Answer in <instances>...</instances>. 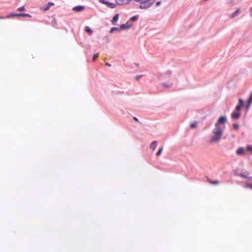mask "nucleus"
<instances>
[{"label": "nucleus", "mask_w": 252, "mask_h": 252, "mask_svg": "<svg viewBox=\"0 0 252 252\" xmlns=\"http://www.w3.org/2000/svg\"><path fill=\"white\" fill-rule=\"evenodd\" d=\"M226 118L225 116H221L215 124V128L212 131L210 143H215L220 141L223 135V131L225 128V123Z\"/></svg>", "instance_id": "obj_1"}, {"label": "nucleus", "mask_w": 252, "mask_h": 252, "mask_svg": "<svg viewBox=\"0 0 252 252\" xmlns=\"http://www.w3.org/2000/svg\"><path fill=\"white\" fill-rule=\"evenodd\" d=\"M137 2L140 3L139 8L140 9H146L150 7L154 3L153 0H134Z\"/></svg>", "instance_id": "obj_2"}, {"label": "nucleus", "mask_w": 252, "mask_h": 252, "mask_svg": "<svg viewBox=\"0 0 252 252\" xmlns=\"http://www.w3.org/2000/svg\"><path fill=\"white\" fill-rule=\"evenodd\" d=\"M99 1L102 3H104L110 8H114L116 6V4L113 3H110L106 1V0H99Z\"/></svg>", "instance_id": "obj_3"}, {"label": "nucleus", "mask_w": 252, "mask_h": 252, "mask_svg": "<svg viewBox=\"0 0 252 252\" xmlns=\"http://www.w3.org/2000/svg\"><path fill=\"white\" fill-rule=\"evenodd\" d=\"M131 0H116V2L119 5L128 4Z\"/></svg>", "instance_id": "obj_4"}, {"label": "nucleus", "mask_w": 252, "mask_h": 252, "mask_svg": "<svg viewBox=\"0 0 252 252\" xmlns=\"http://www.w3.org/2000/svg\"><path fill=\"white\" fill-rule=\"evenodd\" d=\"M243 105H244L243 100L242 99H239V104L236 107V111L239 112L241 107L243 106Z\"/></svg>", "instance_id": "obj_5"}, {"label": "nucleus", "mask_w": 252, "mask_h": 252, "mask_svg": "<svg viewBox=\"0 0 252 252\" xmlns=\"http://www.w3.org/2000/svg\"><path fill=\"white\" fill-rule=\"evenodd\" d=\"M240 115L241 114L240 112L236 111V112H234L232 113L231 117L234 119H237L240 117Z\"/></svg>", "instance_id": "obj_6"}, {"label": "nucleus", "mask_w": 252, "mask_h": 252, "mask_svg": "<svg viewBox=\"0 0 252 252\" xmlns=\"http://www.w3.org/2000/svg\"><path fill=\"white\" fill-rule=\"evenodd\" d=\"M84 9V7L83 6H80V5L75 6L72 8V10L76 12L82 11Z\"/></svg>", "instance_id": "obj_7"}, {"label": "nucleus", "mask_w": 252, "mask_h": 252, "mask_svg": "<svg viewBox=\"0 0 252 252\" xmlns=\"http://www.w3.org/2000/svg\"><path fill=\"white\" fill-rule=\"evenodd\" d=\"M249 173L248 172L244 173H242L240 174V176L245 179H248L249 180H252V177L249 176Z\"/></svg>", "instance_id": "obj_8"}, {"label": "nucleus", "mask_w": 252, "mask_h": 252, "mask_svg": "<svg viewBox=\"0 0 252 252\" xmlns=\"http://www.w3.org/2000/svg\"><path fill=\"white\" fill-rule=\"evenodd\" d=\"M240 12V8H238L233 14H232L230 16V17L231 18H234L235 17H236V16L238 15V14Z\"/></svg>", "instance_id": "obj_9"}, {"label": "nucleus", "mask_w": 252, "mask_h": 252, "mask_svg": "<svg viewBox=\"0 0 252 252\" xmlns=\"http://www.w3.org/2000/svg\"><path fill=\"white\" fill-rule=\"evenodd\" d=\"M157 145V142L156 141H154L150 145V148L154 151L156 148Z\"/></svg>", "instance_id": "obj_10"}, {"label": "nucleus", "mask_w": 252, "mask_h": 252, "mask_svg": "<svg viewBox=\"0 0 252 252\" xmlns=\"http://www.w3.org/2000/svg\"><path fill=\"white\" fill-rule=\"evenodd\" d=\"M244 153H245L244 149L243 148H239L236 151V153L238 155L243 154H244Z\"/></svg>", "instance_id": "obj_11"}, {"label": "nucleus", "mask_w": 252, "mask_h": 252, "mask_svg": "<svg viewBox=\"0 0 252 252\" xmlns=\"http://www.w3.org/2000/svg\"><path fill=\"white\" fill-rule=\"evenodd\" d=\"M119 14H116V15H115L112 19V23H115L116 22H117L119 18Z\"/></svg>", "instance_id": "obj_12"}, {"label": "nucleus", "mask_w": 252, "mask_h": 252, "mask_svg": "<svg viewBox=\"0 0 252 252\" xmlns=\"http://www.w3.org/2000/svg\"><path fill=\"white\" fill-rule=\"evenodd\" d=\"M85 31L90 34L93 33L92 30L88 26L85 27Z\"/></svg>", "instance_id": "obj_13"}, {"label": "nucleus", "mask_w": 252, "mask_h": 252, "mask_svg": "<svg viewBox=\"0 0 252 252\" xmlns=\"http://www.w3.org/2000/svg\"><path fill=\"white\" fill-rule=\"evenodd\" d=\"M207 180L210 184H212L213 185H218L219 184V182L218 181H212V180H210V179H208Z\"/></svg>", "instance_id": "obj_14"}, {"label": "nucleus", "mask_w": 252, "mask_h": 252, "mask_svg": "<svg viewBox=\"0 0 252 252\" xmlns=\"http://www.w3.org/2000/svg\"><path fill=\"white\" fill-rule=\"evenodd\" d=\"M16 16H22V17H31V16L28 14H23V13H16L15 14Z\"/></svg>", "instance_id": "obj_15"}, {"label": "nucleus", "mask_w": 252, "mask_h": 252, "mask_svg": "<svg viewBox=\"0 0 252 252\" xmlns=\"http://www.w3.org/2000/svg\"><path fill=\"white\" fill-rule=\"evenodd\" d=\"M245 187L252 189V183H246L245 184Z\"/></svg>", "instance_id": "obj_16"}, {"label": "nucleus", "mask_w": 252, "mask_h": 252, "mask_svg": "<svg viewBox=\"0 0 252 252\" xmlns=\"http://www.w3.org/2000/svg\"><path fill=\"white\" fill-rule=\"evenodd\" d=\"M197 124H198L197 122H195L193 123L192 124H191L190 127L192 128H195L197 127Z\"/></svg>", "instance_id": "obj_17"}, {"label": "nucleus", "mask_w": 252, "mask_h": 252, "mask_svg": "<svg viewBox=\"0 0 252 252\" xmlns=\"http://www.w3.org/2000/svg\"><path fill=\"white\" fill-rule=\"evenodd\" d=\"M246 150L249 151L252 154V146H248L246 147Z\"/></svg>", "instance_id": "obj_18"}, {"label": "nucleus", "mask_w": 252, "mask_h": 252, "mask_svg": "<svg viewBox=\"0 0 252 252\" xmlns=\"http://www.w3.org/2000/svg\"><path fill=\"white\" fill-rule=\"evenodd\" d=\"M128 28H129L128 26H126L125 24H123V25H122L120 26V29H122V30H124V29H127Z\"/></svg>", "instance_id": "obj_19"}, {"label": "nucleus", "mask_w": 252, "mask_h": 252, "mask_svg": "<svg viewBox=\"0 0 252 252\" xmlns=\"http://www.w3.org/2000/svg\"><path fill=\"white\" fill-rule=\"evenodd\" d=\"M162 150H163V148H162V147H161V148H160V149L158 150V152L157 153V154H156V155H157V156H159V155L161 154V153H162Z\"/></svg>", "instance_id": "obj_20"}, {"label": "nucleus", "mask_w": 252, "mask_h": 252, "mask_svg": "<svg viewBox=\"0 0 252 252\" xmlns=\"http://www.w3.org/2000/svg\"><path fill=\"white\" fill-rule=\"evenodd\" d=\"M15 14L16 13H15V14H12H12H10L8 15L7 16H6V18H9L13 17L14 16H15Z\"/></svg>", "instance_id": "obj_21"}, {"label": "nucleus", "mask_w": 252, "mask_h": 252, "mask_svg": "<svg viewBox=\"0 0 252 252\" xmlns=\"http://www.w3.org/2000/svg\"><path fill=\"white\" fill-rule=\"evenodd\" d=\"M98 57V54H95L94 55L93 57V61H94Z\"/></svg>", "instance_id": "obj_22"}, {"label": "nucleus", "mask_w": 252, "mask_h": 252, "mask_svg": "<svg viewBox=\"0 0 252 252\" xmlns=\"http://www.w3.org/2000/svg\"><path fill=\"white\" fill-rule=\"evenodd\" d=\"M17 10L19 11H24L25 10V8L24 7V6H22V7H19Z\"/></svg>", "instance_id": "obj_23"}, {"label": "nucleus", "mask_w": 252, "mask_h": 252, "mask_svg": "<svg viewBox=\"0 0 252 252\" xmlns=\"http://www.w3.org/2000/svg\"><path fill=\"white\" fill-rule=\"evenodd\" d=\"M233 127L234 129H237L239 127V125L238 124H234Z\"/></svg>", "instance_id": "obj_24"}, {"label": "nucleus", "mask_w": 252, "mask_h": 252, "mask_svg": "<svg viewBox=\"0 0 252 252\" xmlns=\"http://www.w3.org/2000/svg\"><path fill=\"white\" fill-rule=\"evenodd\" d=\"M49 7H50V6L48 5H45L44 7V8H43V9L45 11H47V10H48L49 9Z\"/></svg>", "instance_id": "obj_25"}, {"label": "nucleus", "mask_w": 252, "mask_h": 252, "mask_svg": "<svg viewBox=\"0 0 252 252\" xmlns=\"http://www.w3.org/2000/svg\"><path fill=\"white\" fill-rule=\"evenodd\" d=\"M116 30H118V28H113L110 30V32H112L113 31H115Z\"/></svg>", "instance_id": "obj_26"}, {"label": "nucleus", "mask_w": 252, "mask_h": 252, "mask_svg": "<svg viewBox=\"0 0 252 252\" xmlns=\"http://www.w3.org/2000/svg\"><path fill=\"white\" fill-rule=\"evenodd\" d=\"M137 17L136 16H133L131 18V20L133 21L136 20Z\"/></svg>", "instance_id": "obj_27"}, {"label": "nucleus", "mask_w": 252, "mask_h": 252, "mask_svg": "<svg viewBox=\"0 0 252 252\" xmlns=\"http://www.w3.org/2000/svg\"><path fill=\"white\" fill-rule=\"evenodd\" d=\"M163 85L164 86H165L166 87H171V86H172V85H171V84H168V85H167V84H165V83L163 84Z\"/></svg>", "instance_id": "obj_28"}, {"label": "nucleus", "mask_w": 252, "mask_h": 252, "mask_svg": "<svg viewBox=\"0 0 252 252\" xmlns=\"http://www.w3.org/2000/svg\"><path fill=\"white\" fill-rule=\"evenodd\" d=\"M48 5L50 6H53L54 5V3H53V2H50L48 3Z\"/></svg>", "instance_id": "obj_29"}, {"label": "nucleus", "mask_w": 252, "mask_h": 252, "mask_svg": "<svg viewBox=\"0 0 252 252\" xmlns=\"http://www.w3.org/2000/svg\"><path fill=\"white\" fill-rule=\"evenodd\" d=\"M160 3H161L160 1H158L156 3V5L157 6H159L160 4Z\"/></svg>", "instance_id": "obj_30"}, {"label": "nucleus", "mask_w": 252, "mask_h": 252, "mask_svg": "<svg viewBox=\"0 0 252 252\" xmlns=\"http://www.w3.org/2000/svg\"><path fill=\"white\" fill-rule=\"evenodd\" d=\"M250 14L252 16V7L250 8Z\"/></svg>", "instance_id": "obj_31"}, {"label": "nucleus", "mask_w": 252, "mask_h": 252, "mask_svg": "<svg viewBox=\"0 0 252 252\" xmlns=\"http://www.w3.org/2000/svg\"><path fill=\"white\" fill-rule=\"evenodd\" d=\"M105 64L106 65H107V66H111V64H110V63H105Z\"/></svg>", "instance_id": "obj_32"}, {"label": "nucleus", "mask_w": 252, "mask_h": 252, "mask_svg": "<svg viewBox=\"0 0 252 252\" xmlns=\"http://www.w3.org/2000/svg\"><path fill=\"white\" fill-rule=\"evenodd\" d=\"M133 119H134L135 121H136V122H138V119L137 118H136V117H133Z\"/></svg>", "instance_id": "obj_33"}, {"label": "nucleus", "mask_w": 252, "mask_h": 252, "mask_svg": "<svg viewBox=\"0 0 252 252\" xmlns=\"http://www.w3.org/2000/svg\"><path fill=\"white\" fill-rule=\"evenodd\" d=\"M5 18H6V17L0 16V19H4Z\"/></svg>", "instance_id": "obj_34"}, {"label": "nucleus", "mask_w": 252, "mask_h": 252, "mask_svg": "<svg viewBox=\"0 0 252 252\" xmlns=\"http://www.w3.org/2000/svg\"><path fill=\"white\" fill-rule=\"evenodd\" d=\"M140 78V76H137V77H136V79H139Z\"/></svg>", "instance_id": "obj_35"}]
</instances>
